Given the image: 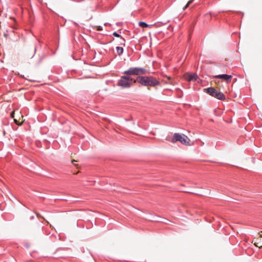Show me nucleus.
Returning a JSON list of instances; mask_svg holds the SVG:
<instances>
[{"mask_svg":"<svg viewBox=\"0 0 262 262\" xmlns=\"http://www.w3.org/2000/svg\"><path fill=\"white\" fill-rule=\"evenodd\" d=\"M137 82L143 86L156 88L160 85L159 80L152 76H139L136 78Z\"/></svg>","mask_w":262,"mask_h":262,"instance_id":"f257e3e1","label":"nucleus"},{"mask_svg":"<svg viewBox=\"0 0 262 262\" xmlns=\"http://www.w3.org/2000/svg\"><path fill=\"white\" fill-rule=\"evenodd\" d=\"M137 82L136 79L133 78L129 75H123L120 77L118 80L117 85L122 89H128L130 88L133 83Z\"/></svg>","mask_w":262,"mask_h":262,"instance_id":"f03ea898","label":"nucleus"},{"mask_svg":"<svg viewBox=\"0 0 262 262\" xmlns=\"http://www.w3.org/2000/svg\"><path fill=\"white\" fill-rule=\"evenodd\" d=\"M148 73V71L142 67H131L123 72V74L130 76H143Z\"/></svg>","mask_w":262,"mask_h":262,"instance_id":"7ed1b4c3","label":"nucleus"},{"mask_svg":"<svg viewBox=\"0 0 262 262\" xmlns=\"http://www.w3.org/2000/svg\"><path fill=\"white\" fill-rule=\"evenodd\" d=\"M204 91L212 97H213L220 100H224L226 99L225 96L223 93L218 92L212 87L204 89Z\"/></svg>","mask_w":262,"mask_h":262,"instance_id":"20e7f679","label":"nucleus"},{"mask_svg":"<svg viewBox=\"0 0 262 262\" xmlns=\"http://www.w3.org/2000/svg\"><path fill=\"white\" fill-rule=\"evenodd\" d=\"M189 139L184 135H181L179 133H174L171 139V142L175 143L177 141H179L182 144L187 145L188 144Z\"/></svg>","mask_w":262,"mask_h":262,"instance_id":"39448f33","label":"nucleus"},{"mask_svg":"<svg viewBox=\"0 0 262 262\" xmlns=\"http://www.w3.org/2000/svg\"><path fill=\"white\" fill-rule=\"evenodd\" d=\"M215 79H221L226 81L227 83L231 82L232 79V76L227 74H221L217 75L214 76Z\"/></svg>","mask_w":262,"mask_h":262,"instance_id":"423d86ee","label":"nucleus"},{"mask_svg":"<svg viewBox=\"0 0 262 262\" xmlns=\"http://www.w3.org/2000/svg\"><path fill=\"white\" fill-rule=\"evenodd\" d=\"M185 78L188 81H196L199 79V77L196 74L186 73L184 75Z\"/></svg>","mask_w":262,"mask_h":262,"instance_id":"0eeeda50","label":"nucleus"},{"mask_svg":"<svg viewBox=\"0 0 262 262\" xmlns=\"http://www.w3.org/2000/svg\"><path fill=\"white\" fill-rule=\"evenodd\" d=\"M117 44L120 46H125V42L126 40L125 39L122 37L120 38H119L118 40H117Z\"/></svg>","mask_w":262,"mask_h":262,"instance_id":"6e6552de","label":"nucleus"},{"mask_svg":"<svg viewBox=\"0 0 262 262\" xmlns=\"http://www.w3.org/2000/svg\"><path fill=\"white\" fill-rule=\"evenodd\" d=\"M116 50L119 56L122 55L124 51L123 48L121 47H117Z\"/></svg>","mask_w":262,"mask_h":262,"instance_id":"1a4fd4ad","label":"nucleus"},{"mask_svg":"<svg viewBox=\"0 0 262 262\" xmlns=\"http://www.w3.org/2000/svg\"><path fill=\"white\" fill-rule=\"evenodd\" d=\"M35 52H36V47H34L33 48L30 54H27V56L28 58H32L34 56Z\"/></svg>","mask_w":262,"mask_h":262,"instance_id":"9d476101","label":"nucleus"},{"mask_svg":"<svg viewBox=\"0 0 262 262\" xmlns=\"http://www.w3.org/2000/svg\"><path fill=\"white\" fill-rule=\"evenodd\" d=\"M139 25L140 27L144 28H147L149 26L147 23H146L145 22H143V21H140L139 23Z\"/></svg>","mask_w":262,"mask_h":262,"instance_id":"9b49d317","label":"nucleus"},{"mask_svg":"<svg viewBox=\"0 0 262 262\" xmlns=\"http://www.w3.org/2000/svg\"><path fill=\"white\" fill-rule=\"evenodd\" d=\"M11 117L14 119V122L16 124H18V125H20V124L19 123V122L16 119L14 118V112H12L11 113Z\"/></svg>","mask_w":262,"mask_h":262,"instance_id":"f8f14e48","label":"nucleus"},{"mask_svg":"<svg viewBox=\"0 0 262 262\" xmlns=\"http://www.w3.org/2000/svg\"><path fill=\"white\" fill-rule=\"evenodd\" d=\"M194 0H189L186 6L184 7L183 9H186L191 4H192Z\"/></svg>","mask_w":262,"mask_h":262,"instance_id":"ddd939ff","label":"nucleus"},{"mask_svg":"<svg viewBox=\"0 0 262 262\" xmlns=\"http://www.w3.org/2000/svg\"><path fill=\"white\" fill-rule=\"evenodd\" d=\"M113 36H114L116 37H118L119 38L122 37V36H121L119 34H118L117 32H113Z\"/></svg>","mask_w":262,"mask_h":262,"instance_id":"4468645a","label":"nucleus"},{"mask_svg":"<svg viewBox=\"0 0 262 262\" xmlns=\"http://www.w3.org/2000/svg\"><path fill=\"white\" fill-rule=\"evenodd\" d=\"M255 245L256 246V247H262V245H261L259 243H255Z\"/></svg>","mask_w":262,"mask_h":262,"instance_id":"2eb2a0df","label":"nucleus"},{"mask_svg":"<svg viewBox=\"0 0 262 262\" xmlns=\"http://www.w3.org/2000/svg\"><path fill=\"white\" fill-rule=\"evenodd\" d=\"M11 31H12L13 33H14V28H11Z\"/></svg>","mask_w":262,"mask_h":262,"instance_id":"dca6fc26","label":"nucleus"},{"mask_svg":"<svg viewBox=\"0 0 262 262\" xmlns=\"http://www.w3.org/2000/svg\"><path fill=\"white\" fill-rule=\"evenodd\" d=\"M7 35H8V33H5V34H4V36H5V37H6Z\"/></svg>","mask_w":262,"mask_h":262,"instance_id":"f3484780","label":"nucleus"},{"mask_svg":"<svg viewBox=\"0 0 262 262\" xmlns=\"http://www.w3.org/2000/svg\"><path fill=\"white\" fill-rule=\"evenodd\" d=\"M99 29H98V30H102V28H101L100 26H99Z\"/></svg>","mask_w":262,"mask_h":262,"instance_id":"a211bd4d","label":"nucleus"},{"mask_svg":"<svg viewBox=\"0 0 262 262\" xmlns=\"http://www.w3.org/2000/svg\"><path fill=\"white\" fill-rule=\"evenodd\" d=\"M99 29H98V30H102V28H101L100 26H99Z\"/></svg>","mask_w":262,"mask_h":262,"instance_id":"6ab92c4d","label":"nucleus"},{"mask_svg":"<svg viewBox=\"0 0 262 262\" xmlns=\"http://www.w3.org/2000/svg\"><path fill=\"white\" fill-rule=\"evenodd\" d=\"M74 162H76V161H75V160H73V161H72V162L73 163H74Z\"/></svg>","mask_w":262,"mask_h":262,"instance_id":"aec40b11","label":"nucleus"}]
</instances>
